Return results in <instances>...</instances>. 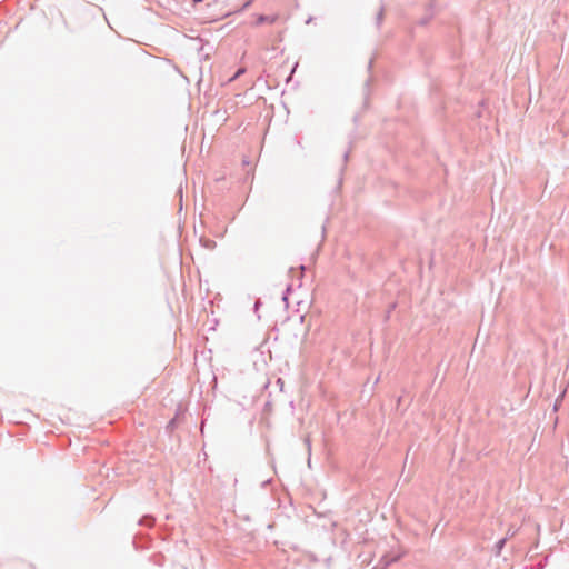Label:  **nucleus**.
I'll list each match as a JSON object with an SVG mask.
<instances>
[{
  "instance_id": "nucleus-5",
  "label": "nucleus",
  "mask_w": 569,
  "mask_h": 569,
  "mask_svg": "<svg viewBox=\"0 0 569 569\" xmlns=\"http://www.w3.org/2000/svg\"><path fill=\"white\" fill-rule=\"evenodd\" d=\"M192 1H193V3H200V2H202V0H192Z\"/></svg>"
},
{
  "instance_id": "nucleus-3",
  "label": "nucleus",
  "mask_w": 569,
  "mask_h": 569,
  "mask_svg": "<svg viewBox=\"0 0 569 569\" xmlns=\"http://www.w3.org/2000/svg\"><path fill=\"white\" fill-rule=\"evenodd\" d=\"M430 19L431 17H423L422 19H420L419 24L426 26L427 23H429Z\"/></svg>"
},
{
  "instance_id": "nucleus-2",
  "label": "nucleus",
  "mask_w": 569,
  "mask_h": 569,
  "mask_svg": "<svg viewBox=\"0 0 569 569\" xmlns=\"http://www.w3.org/2000/svg\"><path fill=\"white\" fill-rule=\"evenodd\" d=\"M154 522V519L150 516H144L139 520L140 526H146L148 528H151Z\"/></svg>"
},
{
  "instance_id": "nucleus-4",
  "label": "nucleus",
  "mask_w": 569,
  "mask_h": 569,
  "mask_svg": "<svg viewBox=\"0 0 569 569\" xmlns=\"http://www.w3.org/2000/svg\"><path fill=\"white\" fill-rule=\"evenodd\" d=\"M383 17V8L380 9L379 13L377 14V23L380 24Z\"/></svg>"
},
{
  "instance_id": "nucleus-8",
  "label": "nucleus",
  "mask_w": 569,
  "mask_h": 569,
  "mask_svg": "<svg viewBox=\"0 0 569 569\" xmlns=\"http://www.w3.org/2000/svg\"><path fill=\"white\" fill-rule=\"evenodd\" d=\"M211 244L214 246V241H210V243H208V247H211Z\"/></svg>"
},
{
  "instance_id": "nucleus-6",
  "label": "nucleus",
  "mask_w": 569,
  "mask_h": 569,
  "mask_svg": "<svg viewBox=\"0 0 569 569\" xmlns=\"http://www.w3.org/2000/svg\"><path fill=\"white\" fill-rule=\"evenodd\" d=\"M243 72V70H239L237 73H236V77L241 74Z\"/></svg>"
},
{
  "instance_id": "nucleus-1",
  "label": "nucleus",
  "mask_w": 569,
  "mask_h": 569,
  "mask_svg": "<svg viewBox=\"0 0 569 569\" xmlns=\"http://www.w3.org/2000/svg\"><path fill=\"white\" fill-rule=\"evenodd\" d=\"M276 20H277L276 16H264V14H261L257 19V24H261V23H264V22L273 23Z\"/></svg>"
},
{
  "instance_id": "nucleus-7",
  "label": "nucleus",
  "mask_w": 569,
  "mask_h": 569,
  "mask_svg": "<svg viewBox=\"0 0 569 569\" xmlns=\"http://www.w3.org/2000/svg\"><path fill=\"white\" fill-rule=\"evenodd\" d=\"M211 244L214 246V241H210V243H208V247H211Z\"/></svg>"
}]
</instances>
